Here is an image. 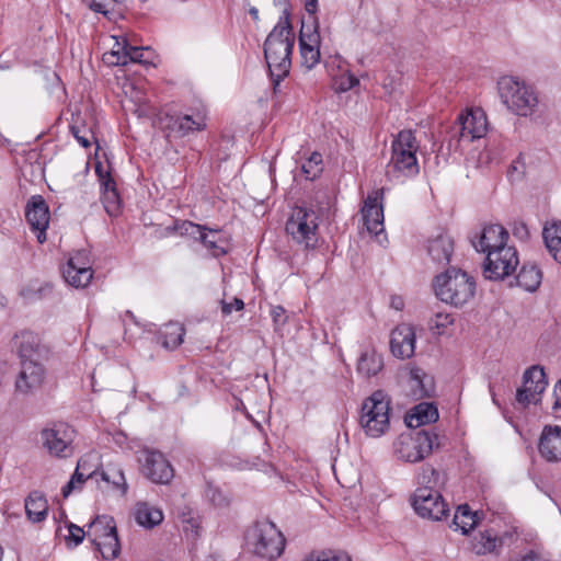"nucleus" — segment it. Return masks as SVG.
I'll use <instances>...</instances> for the list:
<instances>
[{
  "label": "nucleus",
  "mask_w": 561,
  "mask_h": 561,
  "mask_svg": "<svg viewBox=\"0 0 561 561\" xmlns=\"http://www.w3.org/2000/svg\"><path fill=\"white\" fill-rule=\"evenodd\" d=\"M294 45L295 33L289 21V13L284 10V15L279 18L264 43V57L274 89L289 73Z\"/></svg>",
  "instance_id": "1"
},
{
  "label": "nucleus",
  "mask_w": 561,
  "mask_h": 561,
  "mask_svg": "<svg viewBox=\"0 0 561 561\" xmlns=\"http://www.w3.org/2000/svg\"><path fill=\"white\" fill-rule=\"evenodd\" d=\"M438 410L434 403L421 402L408 414L405 422L409 427H420L438 420Z\"/></svg>",
  "instance_id": "27"
},
{
  "label": "nucleus",
  "mask_w": 561,
  "mask_h": 561,
  "mask_svg": "<svg viewBox=\"0 0 561 561\" xmlns=\"http://www.w3.org/2000/svg\"><path fill=\"white\" fill-rule=\"evenodd\" d=\"M477 523V513H472L468 505H460L457 508L453 519L456 530L460 529L462 534H468Z\"/></svg>",
  "instance_id": "39"
},
{
  "label": "nucleus",
  "mask_w": 561,
  "mask_h": 561,
  "mask_svg": "<svg viewBox=\"0 0 561 561\" xmlns=\"http://www.w3.org/2000/svg\"><path fill=\"white\" fill-rule=\"evenodd\" d=\"M427 251L434 262L448 264L454 252V240L447 233H439L428 241Z\"/></svg>",
  "instance_id": "26"
},
{
  "label": "nucleus",
  "mask_w": 561,
  "mask_h": 561,
  "mask_svg": "<svg viewBox=\"0 0 561 561\" xmlns=\"http://www.w3.org/2000/svg\"><path fill=\"white\" fill-rule=\"evenodd\" d=\"M400 381L407 396L413 400L430 398L434 391V381L423 369L408 366L400 373Z\"/></svg>",
  "instance_id": "14"
},
{
  "label": "nucleus",
  "mask_w": 561,
  "mask_h": 561,
  "mask_svg": "<svg viewBox=\"0 0 561 561\" xmlns=\"http://www.w3.org/2000/svg\"><path fill=\"white\" fill-rule=\"evenodd\" d=\"M134 515L136 522L145 528H153L163 520L162 511L146 502H139L136 504Z\"/></svg>",
  "instance_id": "31"
},
{
  "label": "nucleus",
  "mask_w": 561,
  "mask_h": 561,
  "mask_svg": "<svg viewBox=\"0 0 561 561\" xmlns=\"http://www.w3.org/2000/svg\"><path fill=\"white\" fill-rule=\"evenodd\" d=\"M538 451L547 462H561V426L546 425L540 434Z\"/></svg>",
  "instance_id": "24"
},
{
  "label": "nucleus",
  "mask_w": 561,
  "mask_h": 561,
  "mask_svg": "<svg viewBox=\"0 0 561 561\" xmlns=\"http://www.w3.org/2000/svg\"><path fill=\"white\" fill-rule=\"evenodd\" d=\"M547 386L548 381L543 368L539 365L529 367L524 373L523 387L517 390V402L523 405L539 403Z\"/></svg>",
  "instance_id": "15"
},
{
  "label": "nucleus",
  "mask_w": 561,
  "mask_h": 561,
  "mask_svg": "<svg viewBox=\"0 0 561 561\" xmlns=\"http://www.w3.org/2000/svg\"><path fill=\"white\" fill-rule=\"evenodd\" d=\"M436 296L444 302L461 307L471 300L476 291L472 276L457 268H449L436 276L434 282Z\"/></svg>",
  "instance_id": "5"
},
{
  "label": "nucleus",
  "mask_w": 561,
  "mask_h": 561,
  "mask_svg": "<svg viewBox=\"0 0 561 561\" xmlns=\"http://www.w3.org/2000/svg\"><path fill=\"white\" fill-rule=\"evenodd\" d=\"M510 561H547V558L537 550H530L520 559H512Z\"/></svg>",
  "instance_id": "56"
},
{
  "label": "nucleus",
  "mask_w": 561,
  "mask_h": 561,
  "mask_svg": "<svg viewBox=\"0 0 561 561\" xmlns=\"http://www.w3.org/2000/svg\"><path fill=\"white\" fill-rule=\"evenodd\" d=\"M68 261H76L72 265H90L88 255L85 251H79L73 256H71Z\"/></svg>",
  "instance_id": "58"
},
{
  "label": "nucleus",
  "mask_w": 561,
  "mask_h": 561,
  "mask_svg": "<svg viewBox=\"0 0 561 561\" xmlns=\"http://www.w3.org/2000/svg\"><path fill=\"white\" fill-rule=\"evenodd\" d=\"M383 188L368 194L362 207L364 225L370 233L378 234L383 231V209L381 199Z\"/></svg>",
  "instance_id": "22"
},
{
  "label": "nucleus",
  "mask_w": 561,
  "mask_h": 561,
  "mask_svg": "<svg viewBox=\"0 0 561 561\" xmlns=\"http://www.w3.org/2000/svg\"><path fill=\"white\" fill-rule=\"evenodd\" d=\"M87 460L80 459L70 481L62 488L64 497H68L75 489H80L84 481L96 476V471L83 472L85 470Z\"/></svg>",
  "instance_id": "37"
},
{
  "label": "nucleus",
  "mask_w": 561,
  "mask_h": 561,
  "mask_svg": "<svg viewBox=\"0 0 561 561\" xmlns=\"http://www.w3.org/2000/svg\"><path fill=\"white\" fill-rule=\"evenodd\" d=\"M102 481L106 482L113 491L118 492L121 495H125L128 490V484L123 469L117 465H108L101 472Z\"/></svg>",
  "instance_id": "34"
},
{
  "label": "nucleus",
  "mask_w": 561,
  "mask_h": 561,
  "mask_svg": "<svg viewBox=\"0 0 561 561\" xmlns=\"http://www.w3.org/2000/svg\"><path fill=\"white\" fill-rule=\"evenodd\" d=\"M390 305L396 310H402L404 307V301L400 296L391 297Z\"/></svg>",
  "instance_id": "60"
},
{
  "label": "nucleus",
  "mask_w": 561,
  "mask_h": 561,
  "mask_svg": "<svg viewBox=\"0 0 561 561\" xmlns=\"http://www.w3.org/2000/svg\"><path fill=\"white\" fill-rule=\"evenodd\" d=\"M75 430L66 423H55L42 431L44 446L49 454L67 458L73 454Z\"/></svg>",
  "instance_id": "13"
},
{
  "label": "nucleus",
  "mask_w": 561,
  "mask_h": 561,
  "mask_svg": "<svg viewBox=\"0 0 561 561\" xmlns=\"http://www.w3.org/2000/svg\"><path fill=\"white\" fill-rule=\"evenodd\" d=\"M185 334L184 327L178 322H170L160 331L162 346L167 350H174L183 343Z\"/></svg>",
  "instance_id": "36"
},
{
  "label": "nucleus",
  "mask_w": 561,
  "mask_h": 561,
  "mask_svg": "<svg viewBox=\"0 0 561 561\" xmlns=\"http://www.w3.org/2000/svg\"><path fill=\"white\" fill-rule=\"evenodd\" d=\"M420 488L430 486L433 490H438L439 473L432 467H424L417 478Z\"/></svg>",
  "instance_id": "43"
},
{
  "label": "nucleus",
  "mask_w": 561,
  "mask_h": 561,
  "mask_svg": "<svg viewBox=\"0 0 561 561\" xmlns=\"http://www.w3.org/2000/svg\"><path fill=\"white\" fill-rule=\"evenodd\" d=\"M320 42L317 19L311 25L302 24L299 34V48L302 65L307 69H312L320 61Z\"/></svg>",
  "instance_id": "19"
},
{
  "label": "nucleus",
  "mask_w": 561,
  "mask_h": 561,
  "mask_svg": "<svg viewBox=\"0 0 561 561\" xmlns=\"http://www.w3.org/2000/svg\"><path fill=\"white\" fill-rule=\"evenodd\" d=\"M306 10L309 13H314L317 10V0H306Z\"/></svg>",
  "instance_id": "61"
},
{
  "label": "nucleus",
  "mask_w": 561,
  "mask_h": 561,
  "mask_svg": "<svg viewBox=\"0 0 561 561\" xmlns=\"http://www.w3.org/2000/svg\"><path fill=\"white\" fill-rule=\"evenodd\" d=\"M199 241L210 251L211 255L215 257L227 253L225 241L222 240L219 230H203Z\"/></svg>",
  "instance_id": "38"
},
{
  "label": "nucleus",
  "mask_w": 561,
  "mask_h": 561,
  "mask_svg": "<svg viewBox=\"0 0 561 561\" xmlns=\"http://www.w3.org/2000/svg\"><path fill=\"white\" fill-rule=\"evenodd\" d=\"M285 542L282 531L270 520L256 522L245 535L248 550L267 561L275 560L283 553Z\"/></svg>",
  "instance_id": "3"
},
{
  "label": "nucleus",
  "mask_w": 561,
  "mask_h": 561,
  "mask_svg": "<svg viewBox=\"0 0 561 561\" xmlns=\"http://www.w3.org/2000/svg\"><path fill=\"white\" fill-rule=\"evenodd\" d=\"M419 142L412 130H401L392 141L391 159L387 165L386 174L390 180L400 181L403 178L414 176L420 172L416 158Z\"/></svg>",
  "instance_id": "2"
},
{
  "label": "nucleus",
  "mask_w": 561,
  "mask_h": 561,
  "mask_svg": "<svg viewBox=\"0 0 561 561\" xmlns=\"http://www.w3.org/2000/svg\"><path fill=\"white\" fill-rule=\"evenodd\" d=\"M25 218L31 229L36 233L37 241H46V230L49 225V207L42 195H33L25 206Z\"/></svg>",
  "instance_id": "16"
},
{
  "label": "nucleus",
  "mask_w": 561,
  "mask_h": 561,
  "mask_svg": "<svg viewBox=\"0 0 561 561\" xmlns=\"http://www.w3.org/2000/svg\"><path fill=\"white\" fill-rule=\"evenodd\" d=\"M507 240L508 232L504 227L501 225H489L471 240V243L478 252L486 254L488 252L507 247Z\"/></svg>",
  "instance_id": "23"
},
{
  "label": "nucleus",
  "mask_w": 561,
  "mask_h": 561,
  "mask_svg": "<svg viewBox=\"0 0 561 561\" xmlns=\"http://www.w3.org/2000/svg\"><path fill=\"white\" fill-rule=\"evenodd\" d=\"M318 215L307 207H296L286 222V231L306 249L314 248L318 237Z\"/></svg>",
  "instance_id": "8"
},
{
  "label": "nucleus",
  "mask_w": 561,
  "mask_h": 561,
  "mask_svg": "<svg viewBox=\"0 0 561 561\" xmlns=\"http://www.w3.org/2000/svg\"><path fill=\"white\" fill-rule=\"evenodd\" d=\"M113 38L115 39L114 45L110 51L103 54L102 59L107 66H126V58L130 44L126 38L119 39L116 36Z\"/></svg>",
  "instance_id": "35"
},
{
  "label": "nucleus",
  "mask_w": 561,
  "mask_h": 561,
  "mask_svg": "<svg viewBox=\"0 0 561 561\" xmlns=\"http://www.w3.org/2000/svg\"><path fill=\"white\" fill-rule=\"evenodd\" d=\"M542 237L551 256L561 263V222L546 225Z\"/></svg>",
  "instance_id": "33"
},
{
  "label": "nucleus",
  "mask_w": 561,
  "mask_h": 561,
  "mask_svg": "<svg viewBox=\"0 0 561 561\" xmlns=\"http://www.w3.org/2000/svg\"><path fill=\"white\" fill-rule=\"evenodd\" d=\"M305 561H352L351 557L343 551L328 550L312 553Z\"/></svg>",
  "instance_id": "45"
},
{
  "label": "nucleus",
  "mask_w": 561,
  "mask_h": 561,
  "mask_svg": "<svg viewBox=\"0 0 561 561\" xmlns=\"http://www.w3.org/2000/svg\"><path fill=\"white\" fill-rule=\"evenodd\" d=\"M321 154L313 152L310 158L302 164L301 170L307 180H314L321 173Z\"/></svg>",
  "instance_id": "41"
},
{
  "label": "nucleus",
  "mask_w": 561,
  "mask_h": 561,
  "mask_svg": "<svg viewBox=\"0 0 561 561\" xmlns=\"http://www.w3.org/2000/svg\"><path fill=\"white\" fill-rule=\"evenodd\" d=\"M146 54H151V50L149 47H137L131 46L129 47L128 55L126 58V65L129 62H138V64H150L148 57H146Z\"/></svg>",
  "instance_id": "47"
},
{
  "label": "nucleus",
  "mask_w": 561,
  "mask_h": 561,
  "mask_svg": "<svg viewBox=\"0 0 561 561\" xmlns=\"http://www.w3.org/2000/svg\"><path fill=\"white\" fill-rule=\"evenodd\" d=\"M25 513L32 523L43 522L47 517L48 503L44 494L33 491L25 500Z\"/></svg>",
  "instance_id": "28"
},
{
  "label": "nucleus",
  "mask_w": 561,
  "mask_h": 561,
  "mask_svg": "<svg viewBox=\"0 0 561 561\" xmlns=\"http://www.w3.org/2000/svg\"><path fill=\"white\" fill-rule=\"evenodd\" d=\"M49 290H50V287L47 286V285L46 286H38L36 288H34L33 286H28V287L24 288L21 291V294H22V296L25 299L34 300V299H37V298H42Z\"/></svg>",
  "instance_id": "50"
},
{
  "label": "nucleus",
  "mask_w": 561,
  "mask_h": 561,
  "mask_svg": "<svg viewBox=\"0 0 561 561\" xmlns=\"http://www.w3.org/2000/svg\"><path fill=\"white\" fill-rule=\"evenodd\" d=\"M95 173L99 176L102 194H105L107 191L111 190H116L115 181L112 179L110 172L104 170L101 163L96 164Z\"/></svg>",
  "instance_id": "48"
},
{
  "label": "nucleus",
  "mask_w": 561,
  "mask_h": 561,
  "mask_svg": "<svg viewBox=\"0 0 561 561\" xmlns=\"http://www.w3.org/2000/svg\"><path fill=\"white\" fill-rule=\"evenodd\" d=\"M382 367V357L375 350H366L362 352L357 362V373L359 375L370 378L380 373Z\"/></svg>",
  "instance_id": "30"
},
{
  "label": "nucleus",
  "mask_w": 561,
  "mask_h": 561,
  "mask_svg": "<svg viewBox=\"0 0 561 561\" xmlns=\"http://www.w3.org/2000/svg\"><path fill=\"white\" fill-rule=\"evenodd\" d=\"M502 103L513 114L529 117L537 112L538 96L535 90L514 77H502L497 82Z\"/></svg>",
  "instance_id": "4"
},
{
  "label": "nucleus",
  "mask_w": 561,
  "mask_h": 561,
  "mask_svg": "<svg viewBox=\"0 0 561 561\" xmlns=\"http://www.w3.org/2000/svg\"><path fill=\"white\" fill-rule=\"evenodd\" d=\"M359 83L358 79L352 73H345L341 76L339 81V89L343 92L353 89Z\"/></svg>",
  "instance_id": "52"
},
{
  "label": "nucleus",
  "mask_w": 561,
  "mask_h": 561,
  "mask_svg": "<svg viewBox=\"0 0 561 561\" xmlns=\"http://www.w3.org/2000/svg\"><path fill=\"white\" fill-rule=\"evenodd\" d=\"M84 536L85 533L81 527L70 523L68 525V535L65 537V540L69 547H77L83 541Z\"/></svg>",
  "instance_id": "49"
},
{
  "label": "nucleus",
  "mask_w": 561,
  "mask_h": 561,
  "mask_svg": "<svg viewBox=\"0 0 561 561\" xmlns=\"http://www.w3.org/2000/svg\"><path fill=\"white\" fill-rule=\"evenodd\" d=\"M175 125L178 130L182 136H185L193 131L202 130L206 127L205 117L201 114L193 115H183L178 117L175 121Z\"/></svg>",
  "instance_id": "40"
},
{
  "label": "nucleus",
  "mask_w": 561,
  "mask_h": 561,
  "mask_svg": "<svg viewBox=\"0 0 561 561\" xmlns=\"http://www.w3.org/2000/svg\"><path fill=\"white\" fill-rule=\"evenodd\" d=\"M21 362L38 360L44 356L46 350L41 343L39 336L32 331H22L14 337Z\"/></svg>",
  "instance_id": "25"
},
{
  "label": "nucleus",
  "mask_w": 561,
  "mask_h": 561,
  "mask_svg": "<svg viewBox=\"0 0 561 561\" xmlns=\"http://www.w3.org/2000/svg\"><path fill=\"white\" fill-rule=\"evenodd\" d=\"M454 322V319L451 317V314L449 313H445V312H437L435 313L430 322H428V327H430V330H432L435 334H443L444 331L450 325L453 324Z\"/></svg>",
  "instance_id": "42"
},
{
  "label": "nucleus",
  "mask_w": 561,
  "mask_h": 561,
  "mask_svg": "<svg viewBox=\"0 0 561 561\" xmlns=\"http://www.w3.org/2000/svg\"><path fill=\"white\" fill-rule=\"evenodd\" d=\"M102 203L105 211L110 216H116L121 209V201L117 190H111L107 191L105 194H102Z\"/></svg>",
  "instance_id": "44"
},
{
  "label": "nucleus",
  "mask_w": 561,
  "mask_h": 561,
  "mask_svg": "<svg viewBox=\"0 0 561 561\" xmlns=\"http://www.w3.org/2000/svg\"><path fill=\"white\" fill-rule=\"evenodd\" d=\"M390 400L388 396L377 390L366 398L362 404L359 424L365 434L370 437L382 436L390 427Z\"/></svg>",
  "instance_id": "6"
},
{
  "label": "nucleus",
  "mask_w": 561,
  "mask_h": 561,
  "mask_svg": "<svg viewBox=\"0 0 561 561\" xmlns=\"http://www.w3.org/2000/svg\"><path fill=\"white\" fill-rule=\"evenodd\" d=\"M514 234L520 239H525L528 237V229L525 224L516 225L514 228Z\"/></svg>",
  "instance_id": "59"
},
{
  "label": "nucleus",
  "mask_w": 561,
  "mask_h": 561,
  "mask_svg": "<svg viewBox=\"0 0 561 561\" xmlns=\"http://www.w3.org/2000/svg\"><path fill=\"white\" fill-rule=\"evenodd\" d=\"M178 230L181 236H187V237H192L196 240H199V238L203 233V230H207V228L205 226L197 225L192 221H182L178 226Z\"/></svg>",
  "instance_id": "46"
},
{
  "label": "nucleus",
  "mask_w": 561,
  "mask_h": 561,
  "mask_svg": "<svg viewBox=\"0 0 561 561\" xmlns=\"http://www.w3.org/2000/svg\"><path fill=\"white\" fill-rule=\"evenodd\" d=\"M75 137L81 144L82 147H84V148L90 147V141L88 138H85L83 136H79L77 133H75Z\"/></svg>",
  "instance_id": "62"
},
{
  "label": "nucleus",
  "mask_w": 561,
  "mask_h": 561,
  "mask_svg": "<svg viewBox=\"0 0 561 561\" xmlns=\"http://www.w3.org/2000/svg\"><path fill=\"white\" fill-rule=\"evenodd\" d=\"M517 285L527 291H535L541 284L542 272L535 263H526L516 276Z\"/></svg>",
  "instance_id": "32"
},
{
  "label": "nucleus",
  "mask_w": 561,
  "mask_h": 561,
  "mask_svg": "<svg viewBox=\"0 0 561 561\" xmlns=\"http://www.w3.org/2000/svg\"><path fill=\"white\" fill-rule=\"evenodd\" d=\"M516 537L513 531H505L502 536H497L491 529L478 531L471 539V549L478 556H485L488 553L499 554L501 548Z\"/></svg>",
  "instance_id": "21"
},
{
  "label": "nucleus",
  "mask_w": 561,
  "mask_h": 561,
  "mask_svg": "<svg viewBox=\"0 0 561 561\" xmlns=\"http://www.w3.org/2000/svg\"><path fill=\"white\" fill-rule=\"evenodd\" d=\"M519 261L514 247L507 245L485 254L483 275L491 280H501L510 276Z\"/></svg>",
  "instance_id": "11"
},
{
  "label": "nucleus",
  "mask_w": 561,
  "mask_h": 561,
  "mask_svg": "<svg viewBox=\"0 0 561 561\" xmlns=\"http://www.w3.org/2000/svg\"><path fill=\"white\" fill-rule=\"evenodd\" d=\"M75 261H68L64 268V277L68 284L76 288L85 287L92 279L93 272L90 265H72Z\"/></svg>",
  "instance_id": "29"
},
{
  "label": "nucleus",
  "mask_w": 561,
  "mask_h": 561,
  "mask_svg": "<svg viewBox=\"0 0 561 561\" xmlns=\"http://www.w3.org/2000/svg\"><path fill=\"white\" fill-rule=\"evenodd\" d=\"M459 140L471 142L482 138L488 130L485 113L481 108H470L457 119Z\"/></svg>",
  "instance_id": "17"
},
{
  "label": "nucleus",
  "mask_w": 561,
  "mask_h": 561,
  "mask_svg": "<svg viewBox=\"0 0 561 561\" xmlns=\"http://www.w3.org/2000/svg\"><path fill=\"white\" fill-rule=\"evenodd\" d=\"M412 505L417 515L433 520H442L448 513V506L439 491L430 486L415 490Z\"/></svg>",
  "instance_id": "12"
},
{
  "label": "nucleus",
  "mask_w": 561,
  "mask_h": 561,
  "mask_svg": "<svg viewBox=\"0 0 561 561\" xmlns=\"http://www.w3.org/2000/svg\"><path fill=\"white\" fill-rule=\"evenodd\" d=\"M7 304L5 297L0 293V308L4 307Z\"/></svg>",
  "instance_id": "64"
},
{
  "label": "nucleus",
  "mask_w": 561,
  "mask_h": 561,
  "mask_svg": "<svg viewBox=\"0 0 561 561\" xmlns=\"http://www.w3.org/2000/svg\"><path fill=\"white\" fill-rule=\"evenodd\" d=\"M244 308V302L240 298H233L232 302L221 301V312L225 316H229L232 310L240 311Z\"/></svg>",
  "instance_id": "54"
},
{
  "label": "nucleus",
  "mask_w": 561,
  "mask_h": 561,
  "mask_svg": "<svg viewBox=\"0 0 561 561\" xmlns=\"http://www.w3.org/2000/svg\"><path fill=\"white\" fill-rule=\"evenodd\" d=\"M208 497L216 506H227L229 504V499L217 489H210L208 491Z\"/></svg>",
  "instance_id": "53"
},
{
  "label": "nucleus",
  "mask_w": 561,
  "mask_h": 561,
  "mask_svg": "<svg viewBox=\"0 0 561 561\" xmlns=\"http://www.w3.org/2000/svg\"><path fill=\"white\" fill-rule=\"evenodd\" d=\"M273 321L276 325H283L286 322L285 309L282 306L273 307L271 311Z\"/></svg>",
  "instance_id": "55"
},
{
  "label": "nucleus",
  "mask_w": 561,
  "mask_h": 561,
  "mask_svg": "<svg viewBox=\"0 0 561 561\" xmlns=\"http://www.w3.org/2000/svg\"><path fill=\"white\" fill-rule=\"evenodd\" d=\"M137 459L141 473L153 483L168 484L173 479V467L161 451L144 448Z\"/></svg>",
  "instance_id": "10"
},
{
  "label": "nucleus",
  "mask_w": 561,
  "mask_h": 561,
  "mask_svg": "<svg viewBox=\"0 0 561 561\" xmlns=\"http://www.w3.org/2000/svg\"><path fill=\"white\" fill-rule=\"evenodd\" d=\"M94 12L107 14L114 0H82Z\"/></svg>",
  "instance_id": "51"
},
{
  "label": "nucleus",
  "mask_w": 561,
  "mask_h": 561,
  "mask_svg": "<svg viewBox=\"0 0 561 561\" xmlns=\"http://www.w3.org/2000/svg\"><path fill=\"white\" fill-rule=\"evenodd\" d=\"M438 445V436L435 433L421 430L399 435L393 443V449L398 459L405 462H419Z\"/></svg>",
  "instance_id": "7"
},
{
  "label": "nucleus",
  "mask_w": 561,
  "mask_h": 561,
  "mask_svg": "<svg viewBox=\"0 0 561 561\" xmlns=\"http://www.w3.org/2000/svg\"><path fill=\"white\" fill-rule=\"evenodd\" d=\"M89 536L104 559H115L121 551L114 519L108 516L96 517L89 526Z\"/></svg>",
  "instance_id": "9"
},
{
  "label": "nucleus",
  "mask_w": 561,
  "mask_h": 561,
  "mask_svg": "<svg viewBox=\"0 0 561 561\" xmlns=\"http://www.w3.org/2000/svg\"><path fill=\"white\" fill-rule=\"evenodd\" d=\"M554 402L552 404V410L554 413L561 411V379L556 383L553 389Z\"/></svg>",
  "instance_id": "57"
},
{
  "label": "nucleus",
  "mask_w": 561,
  "mask_h": 561,
  "mask_svg": "<svg viewBox=\"0 0 561 561\" xmlns=\"http://www.w3.org/2000/svg\"><path fill=\"white\" fill-rule=\"evenodd\" d=\"M415 328L408 323L397 325L390 337V350L393 356L405 359L411 358L415 352Z\"/></svg>",
  "instance_id": "20"
},
{
  "label": "nucleus",
  "mask_w": 561,
  "mask_h": 561,
  "mask_svg": "<svg viewBox=\"0 0 561 561\" xmlns=\"http://www.w3.org/2000/svg\"><path fill=\"white\" fill-rule=\"evenodd\" d=\"M46 371L38 360L21 362V370L15 379V391L27 396L36 392L44 385Z\"/></svg>",
  "instance_id": "18"
},
{
  "label": "nucleus",
  "mask_w": 561,
  "mask_h": 561,
  "mask_svg": "<svg viewBox=\"0 0 561 561\" xmlns=\"http://www.w3.org/2000/svg\"><path fill=\"white\" fill-rule=\"evenodd\" d=\"M249 12L254 20L259 19V10L256 8H251Z\"/></svg>",
  "instance_id": "63"
}]
</instances>
